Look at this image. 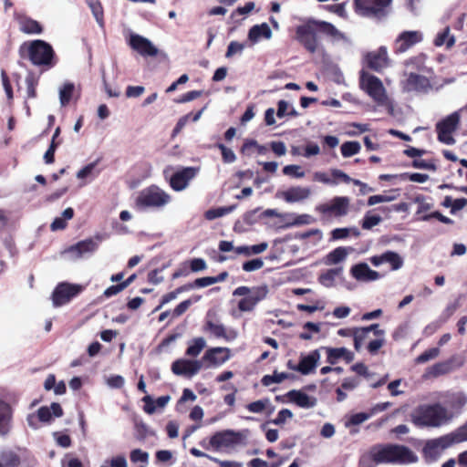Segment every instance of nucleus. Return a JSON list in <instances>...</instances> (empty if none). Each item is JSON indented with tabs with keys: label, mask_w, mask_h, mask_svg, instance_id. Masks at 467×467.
<instances>
[{
	"label": "nucleus",
	"mask_w": 467,
	"mask_h": 467,
	"mask_svg": "<svg viewBox=\"0 0 467 467\" xmlns=\"http://www.w3.org/2000/svg\"><path fill=\"white\" fill-rule=\"evenodd\" d=\"M418 461L408 447L399 444H376L362 453L358 467H376L379 464H409Z\"/></svg>",
	"instance_id": "1"
},
{
	"label": "nucleus",
	"mask_w": 467,
	"mask_h": 467,
	"mask_svg": "<svg viewBox=\"0 0 467 467\" xmlns=\"http://www.w3.org/2000/svg\"><path fill=\"white\" fill-rule=\"evenodd\" d=\"M452 419V414L441 404H423L411 413V420L418 427L437 428Z\"/></svg>",
	"instance_id": "2"
},
{
	"label": "nucleus",
	"mask_w": 467,
	"mask_h": 467,
	"mask_svg": "<svg viewBox=\"0 0 467 467\" xmlns=\"http://www.w3.org/2000/svg\"><path fill=\"white\" fill-rule=\"evenodd\" d=\"M171 202V196L157 185L140 190L134 199V208L139 212L161 210Z\"/></svg>",
	"instance_id": "3"
},
{
	"label": "nucleus",
	"mask_w": 467,
	"mask_h": 467,
	"mask_svg": "<svg viewBox=\"0 0 467 467\" xmlns=\"http://www.w3.org/2000/svg\"><path fill=\"white\" fill-rule=\"evenodd\" d=\"M247 431L223 430L213 434L209 441H202L201 445L216 451H226L245 443Z\"/></svg>",
	"instance_id": "4"
},
{
	"label": "nucleus",
	"mask_w": 467,
	"mask_h": 467,
	"mask_svg": "<svg viewBox=\"0 0 467 467\" xmlns=\"http://www.w3.org/2000/svg\"><path fill=\"white\" fill-rule=\"evenodd\" d=\"M359 87L379 106H390L391 103L387 90L379 78L362 70L359 77Z\"/></svg>",
	"instance_id": "5"
},
{
	"label": "nucleus",
	"mask_w": 467,
	"mask_h": 467,
	"mask_svg": "<svg viewBox=\"0 0 467 467\" xmlns=\"http://www.w3.org/2000/svg\"><path fill=\"white\" fill-rule=\"evenodd\" d=\"M319 32L318 20L309 18L296 28V39L310 53L317 52L320 47L317 34Z\"/></svg>",
	"instance_id": "6"
},
{
	"label": "nucleus",
	"mask_w": 467,
	"mask_h": 467,
	"mask_svg": "<svg viewBox=\"0 0 467 467\" xmlns=\"http://www.w3.org/2000/svg\"><path fill=\"white\" fill-rule=\"evenodd\" d=\"M30 61L36 66L53 67L57 64L55 51L50 44L44 40H33L28 45Z\"/></svg>",
	"instance_id": "7"
},
{
	"label": "nucleus",
	"mask_w": 467,
	"mask_h": 467,
	"mask_svg": "<svg viewBox=\"0 0 467 467\" xmlns=\"http://www.w3.org/2000/svg\"><path fill=\"white\" fill-rule=\"evenodd\" d=\"M461 119L460 111H454L436 124L438 140L446 145H453L456 140L452 133L457 130Z\"/></svg>",
	"instance_id": "8"
},
{
	"label": "nucleus",
	"mask_w": 467,
	"mask_h": 467,
	"mask_svg": "<svg viewBox=\"0 0 467 467\" xmlns=\"http://www.w3.org/2000/svg\"><path fill=\"white\" fill-rule=\"evenodd\" d=\"M63 415V410L59 403L53 402L49 407L43 406L39 408L36 413H31L26 417L28 426L33 430L40 428V422L48 424L54 418H59Z\"/></svg>",
	"instance_id": "9"
},
{
	"label": "nucleus",
	"mask_w": 467,
	"mask_h": 467,
	"mask_svg": "<svg viewBox=\"0 0 467 467\" xmlns=\"http://www.w3.org/2000/svg\"><path fill=\"white\" fill-rule=\"evenodd\" d=\"M354 3L360 15L380 18L388 14L392 0H355Z\"/></svg>",
	"instance_id": "10"
},
{
	"label": "nucleus",
	"mask_w": 467,
	"mask_h": 467,
	"mask_svg": "<svg viewBox=\"0 0 467 467\" xmlns=\"http://www.w3.org/2000/svg\"><path fill=\"white\" fill-rule=\"evenodd\" d=\"M199 172V168L185 167L174 172L170 180L169 184L175 192H182L185 190L192 180H193Z\"/></svg>",
	"instance_id": "11"
},
{
	"label": "nucleus",
	"mask_w": 467,
	"mask_h": 467,
	"mask_svg": "<svg viewBox=\"0 0 467 467\" xmlns=\"http://www.w3.org/2000/svg\"><path fill=\"white\" fill-rule=\"evenodd\" d=\"M204 332L214 338H222L226 342H232L238 337V331L233 327H226L222 323L207 319L203 327Z\"/></svg>",
	"instance_id": "12"
},
{
	"label": "nucleus",
	"mask_w": 467,
	"mask_h": 467,
	"mask_svg": "<svg viewBox=\"0 0 467 467\" xmlns=\"http://www.w3.org/2000/svg\"><path fill=\"white\" fill-rule=\"evenodd\" d=\"M312 217L308 214H297L295 213H281L271 225L277 229H287L295 226L309 224Z\"/></svg>",
	"instance_id": "13"
},
{
	"label": "nucleus",
	"mask_w": 467,
	"mask_h": 467,
	"mask_svg": "<svg viewBox=\"0 0 467 467\" xmlns=\"http://www.w3.org/2000/svg\"><path fill=\"white\" fill-rule=\"evenodd\" d=\"M451 446V443L447 435L430 440L423 448L424 458L428 462H434Z\"/></svg>",
	"instance_id": "14"
},
{
	"label": "nucleus",
	"mask_w": 467,
	"mask_h": 467,
	"mask_svg": "<svg viewBox=\"0 0 467 467\" xmlns=\"http://www.w3.org/2000/svg\"><path fill=\"white\" fill-rule=\"evenodd\" d=\"M350 199L346 196H337L329 202L317 206V210L324 214H333L335 216H344L348 213Z\"/></svg>",
	"instance_id": "15"
},
{
	"label": "nucleus",
	"mask_w": 467,
	"mask_h": 467,
	"mask_svg": "<svg viewBox=\"0 0 467 467\" xmlns=\"http://www.w3.org/2000/svg\"><path fill=\"white\" fill-rule=\"evenodd\" d=\"M128 44L143 57H155L159 54V49L150 39L138 34L130 33Z\"/></svg>",
	"instance_id": "16"
},
{
	"label": "nucleus",
	"mask_w": 467,
	"mask_h": 467,
	"mask_svg": "<svg viewBox=\"0 0 467 467\" xmlns=\"http://www.w3.org/2000/svg\"><path fill=\"white\" fill-rule=\"evenodd\" d=\"M81 291V286L68 283H61L57 285L53 294L52 301L55 306H60L67 304L72 297Z\"/></svg>",
	"instance_id": "17"
},
{
	"label": "nucleus",
	"mask_w": 467,
	"mask_h": 467,
	"mask_svg": "<svg viewBox=\"0 0 467 467\" xmlns=\"http://www.w3.org/2000/svg\"><path fill=\"white\" fill-rule=\"evenodd\" d=\"M202 368L201 360L179 358L171 364V371L178 376L192 378Z\"/></svg>",
	"instance_id": "18"
},
{
	"label": "nucleus",
	"mask_w": 467,
	"mask_h": 467,
	"mask_svg": "<svg viewBox=\"0 0 467 467\" xmlns=\"http://www.w3.org/2000/svg\"><path fill=\"white\" fill-rule=\"evenodd\" d=\"M99 247V243L94 239H86L70 246L65 251V254L70 260L79 259L87 254L94 253Z\"/></svg>",
	"instance_id": "19"
},
{
	"label": "nucleus",
	"mask_w": 467,
	"mask_h": 467,
	"mask_svg": "<svg viewBox=\"0 0 467 467\" xmlns=\"http://www.w3.org/2000/svg\"><path fill=\"white\" fill-rule=\"evenodd\" d=\"M268 294L266 285L254 286V291L248 296L243 297L238 303V309L242 312L253 311L256 305L264 300Z\"/></svg>",
	"instance_id": "20"
},
{
	"label": "nucleus",
	"mask_w": 467,
	"mask_h": 467,
	"mask_svg": "<svg viewBox=\"0 0 467 467\" xmlns=\"http://www.w3.org/2000/svg\"><path fill=\"white\" fill-rule=\"evenodd\" d=\"M231 358V349L228 348H211L204 353L202 363L207 362L208 367H220Z\"/></svg>",
	"instance_id": "21"
},
{
	"label": "nucleus",
	"mask_w": 467,
	"mask_h": 467,
	"mask_svg": "<svg viewBox=\"0 0 467 467\" xmlns=\"http://www.w3.org/2000/svg\"><path fill=\"white\" fill-rule=\"evenodd\" d=\"M349 273L358 282L368 283L379 280L380 274L371 269L367 263H358L351 266Z\"/></svg>",
	"instance_id": "22"
},
{
	"label": "nucleus",
	"mask_w": 467,
	"mask_h": 467,
	"mask_svg": "<svg viewBox=\"0 0 467 467\" xmlns=\"http://www.w3.org/2000/svg\"><path fill=\"white\" fill-rule=\"evenodd\" d=\"M423 35L420 31H404L395 40V49L399 53L406 52L414 45L421 42Z\"/></svg>",
	"instance_id": "23"
},
{
	"label": "nucleus",
	"mask_w": 467,
	"mask_h": 467,
	"mask_svg": "<svg viewBox=\"0 0 467 467\" xmlns=\"http://www.w3.org/2000/svg\"><path fill=\"white\" fill-rule=\"evenodd\" d=\"M370 263L378 267L383 264H389L392 271H397L403 266V258L396 252L387 251L381 254L373 255L369 258Z\"/></svg>",
	"instance_id": "24"
},
{
	"label": "nucleus",
	"mask_w": 467,
	"mask_h": 467,
	"mask_svg": "<svg viewBox=\"0 0 467 467\" xmlns=\"http://www.w3.org/2000/svg\"><path fill=\"white\" fill-rule=\"evenodd\" d=\"M403 88L407 91L425 92L431 88L429 79L418 74H410L402 82Z\"/></svg>",
	"instance_id": "25"
},
{
	"label": "nucleus",
	"mask_w": 467,
	"mask_h": 467,
	"mask_svg": "<svg viewBox=\"0 0 467 467\" xmlns=\"http://www.w3.org/2000/svg\"><path fill=\"white\" fill-rule=\"evenodd\" d=\"M367 62L370 68L379 71L389 64L388 53L386 47H380L377 51L371 52L367 56Z\"/></svg>",
	"instance_id": "26"
},
{
	"label": "nucleus",
	"mask_w": 467,
	"mask_h": 467,
	"mask_svg": "<svg viewBox=\"0 0 467 467\" xmlns=\"http://www.w3.org/2000/svg\"><path fill=\"white\" fill-rule=\"evenodd\" d=\"M281 195L286 202H298L309 198L311 190L308 187L295 186L283 192Z\"/></svg>",
	"instance_id": "27"
},
{
	"label": "nucleus",
	"mask_w": 467,
	"mask_h": 467,
	"mask_svg": "<svg viewBox=\"0 0 467 467\" xmlns=\"http://www.w3.org/2000/svg\"><path fill=\"white\" fill-rule=\"evenodd\" d=\"M289 400L303 409H311L317 405V399L301 390H290L287 393Z\"/></svg>",
	"instance_id": "28"
},
{
	"label": "nucleus",
	"mask_w": 467,
	"mask_h": 467,
	"mask_svg": "<svg viewBox=\"0 0 467 467\" xmlns=\"http://www.w3.org/2000/svg\"><path fill=\"white\" fill-rule=\"evenodd\" d=\"M320 359V354L318 350H314L306 356H302L300 362L297 364L296 368H298V372L303 375H307L311 373Z\"/></svg>",
	"instance_id": "29"
},
{
	"label": "nucleus",
	"mask_w": 467,
	"mask_h": 467,
	"mask_svg": "<svg viewBox=\"0 0 467 467\" xmlns=\"http://www.w3.org/2000/svg\"><path fill=\"white\" fill-rule=\"evenodd\" d=\"M272 37V30L268 24L262 23L253 26L248 32V40L252 44H256L262 39H270Z\"/></svg>",
	"instance_id": "30"
},
{
	"label": "nucleus",
	"mask_w": 467,
	"mask_h": 467,
	"mask_svg": "<svg viewBox=\"0 0 467 467\" xmlns=\"http://www.w3.org/2000/svg\"><path fill=\"white\" fill-rule=\"evenodd\" d=\"M12 409L8 403L0 400V435H6L11 429Z\"/></svg>",
	"instance_id": "31"
},
{
	"label": "nucleus",
	"mask_w": 467,
	"mask_h": 467,
	"mask_svg": "<svg viewBox=\"0 0 467 467\" xmlns=\"http://www.w3.org/2000/svg\"><path fill=\"white\" fill-rule=\"evenodd\" d=\"M327 361L330 364H335L338 359L342 358L348 363L354 359V354L346 348H327Z\"/></svg>",
	"instance_id": "32"
},
{
	"label": "nucleus",
	"mask_w": 467,
	"mask_h": 467,
	"mask_svg": "<svg viewBox=\"0 0 467 467\" xmlns=\"http://www.w3.org/2000/svg\"><path fill=\"white\" fill-rule=\"evenodd\" d=\"M353 251L351 247L340 246L330 253H328L325 258V264L327 265H334L344 262L348 255Z\"/></svg>",
	"instance_id": "33"
},
{
	"label": "nucleus",
	"mask_w": 467,
	"mask_h": 467,
	"mask_svg": "<svg viewBox=\"0 0 467 467\" xmlns=\"http://www.w3.org/2000/svg\"><path fill=\"white\" fill-rule=\"evenodd\" d=\"M379 327V324H372L368 327H355L354 328V347L356 350H359L362 344L368 339L370 332H375V330Z\"/></svg>",
	"instance_id": "34"
},
{
	"label": "nucleus",
	"mask_w": 467,
	"mask_h": 467,
	"mask_svg": "<svg viewBox=\"0 0 467 467\" xmlns=\"http://www.w3.org/2000/svg\"><path fill=\"white\" fill-rule=\"evenodd\" d=\"M319 32L331 38L333 42L347 41L346 36L332 24L318 20Z\"/></svg>",
	"instance_id": "35"
},
{
	"label": "nucleus",
	"mask_w": 467,
	"mask_h": 467,
	"mask_svg": "<svg viewBox=\"0 0 467 467\" xmlns=\"http://www.w3.org/2000/svg\"><path fill=\"white\" fill-rule=\"evenodd\" d=\"M77 93V88L72 82H65L58 88L59 102L62 107H65L74 98Z\"/></svg>",
	"instance_id": "36"
},
{
	"label": "nucleus",
	"mask_w": 467,
	"mask_h": 467,
	"mask_svg": "<svg viewBox=\"0 0 467 467\" xmlns=\"http://www.w3.org/2000/svg\"><path fill=\"white\" fill-rule=\"evenodd\" d=\"M400 196L399 189H392L389 192H385L382 194L372 195L368 199V205L373 206L381 202H390L398 199Z\"/></svg>",
	"instance_id": "37"
},
{
	"label": "nucleus",
	"mask_w": 467,
	"mask_h": 467,
	"mask_svg": "<svg viewBox=\"0 0 467 467\" xmlns=\"http://www.w3.org/2000/svg\"><path fill=\"white\" fill-rule=\"evenodd\" d=\"M448 404L456 413H460L467 404V395L462 391L453 392L448 396Z\"/></svg>",
	"instance_id": "38"
},
{
	"label": "nucleus",
	"mask_w": 467,
	"mask_h": 467,
	"mask_svg": "<svg viewBox=\"0 0 467 467\" xmlns=\"http://www.w3.org/2000/svg\"><path fill=\"white\" fill-rule=\"evenodd\" d=\"M19 28L26 34H40L43 30L37 21L29 17H21L19 19Z\"/></svg>",
	"instance_id": "39"
},
{
	"label": "nucleus",
	"mask_w": 467,
	"mask_h": 467,
	"mask_svg": "<svg viewBox=\"0 0 467 467\" xmlns=\"http://www.w3.org/2000/svg\"><path fill=\"white\" fill-rule=\"evenodd\" d=\"M413 202L417 204V215H425L429 214L431 211V209L434 206L433 202L431 198L425 197L423 195H418L413 199Z\"/></svg>",
	"instance_id": "40"
},
{
	"label": "nucleus",
	"mask_w": 467,
	"mask_h": 467,
	"mask_svg": "<svg viewBox=\"0 0 467 467\" xmlns=\"http://www.w3.org/2000/svg\"><path fill=\"white\" fill-rule=\"evenodd\" d=\"M455 44V37L451 34V29L449 26L445 27L441 32L438 33L435 39L434 45L436 47H441L442 45H446V47L449 49L453 47Z\"/></svg>",
	"instance_id": "41"
},
{
	"label": "nucleus",
	"mask_w": 467,
	"mask_h": 467,
	"mask_svg": "<svg viewBox=\"0 0 467 467\" xmlns=\"http://www.w3.org/2000/svg\"><path fill=\"white\" fill-rule=\"evenodd\" d=\"M74 216V210L72 208H67L62 213L60 217H57L54 219L52 223L50 224V229L52 231H59L63 230L67 227V222L71 220Z\"/></svg>",
	"instance_id": "42"
},
{
	"label": "nucleus",
	"mask_w": 467,
	"mask_h": 467,
	"mask_svg": "<svg viewBox=\"0 0 467 467\" xmlns=\"http://www.w3.org/2000/svg\"><path fill=\"white\" fill-rule=\"evenodd\" d=\"M206 347V340L203 337H195L189 342L186 355L192 358L198 357Z\"/></svg>",
	"instance_id": "43"
},
{
	"label": "nucleus",
	"mask_w": 467,
	"mask_h": 467,
	"mask_svg": "<svg viewBox=\"0 0 467 467\" xmlns=\"http://www.w3.org/2000/svg\"><path fill=\"white\" fill-rule=\"evenodd\" d=\"M342 266L328 269L319 276V281L323 285L327 287H331L334 285L336 278L342 274Z\"/></svg>",
	"instance_id": "44"
},
{
	"label": "nucleus",
	"mask_w": 467,
	"mask_h": 467,
	"mask_svg": "<svg viewBox=\"0 0 467 467\" xmlns=\"http://www.w3.org/2000/svg\"><path fill=\"white\" fill-rule=\"evenodd\" d=\"M192 288H193V285H182V286L176 288L175 290L164 295L161 297V302L160 306H158L155 308V311L160 310L164 305L170 303L172 300H175L181 293L188 291Z\"/></svg>",
	"instance_id": "45"
},
{
	"label": "nucleus",
	"mask_w": 467,
	"mask_h": 467,
	"mask_svg": "<svg viewBox=\"0 0 467 467\" xmlns=\"http://www.w3.org/2000/svg\"><path fill=\"white\" fill-rule=\"evenodd\" d=\"M374 335L376 336V338L371 340L368 345V350L371 354L377 353L378 350L385 344V331L383 329L378 327V329L375 330Z\"/></svg>",
	"instance_id": "46"
},
{
	"label": "nucleus",
	"mask_w": 467,
	"mask_h": 467,
	"mask_svg": "<svg viewBox=\"0 0 467 467\" xmlns=\"http://www.w3.org/2000/svg\"><path fill=\"white\" fill-rule=\"evenodd\" d=\"M19 463L16 454L10 450H4L0 454V464L3 467H15Z\"/></svg>",
	"instance_id": "47"
},
{
	"label": "nucleus",
	"mask_w": 467,
	"mask_h": 467,
	"mask_svg": "<svg viewBox=\"0 0 467 467\" xmlns=\"http://www.w3.org/2000/svg\"><path fill=\"white\" fill-rule=\"evenodd\" d=\"M96 167L97 161L88 163L77 172V178L80 180L94 179L99 173V171H96Z\"/></svg>",
	"instance_id": "48"
},
{
	"label": "nucleus",
	"mask_w": 467,
	"mask_h": 467,
	"mask_svg": "<svg viewBox=\"0 0 467 467\" xmlns=\"http://www.w3.org/2000/svg\"><path fill=\"white\" fill-rule=\"evenodd\" d=\"M234 209V206H228V207H218L214 209H210L205 212L204 217L209 220L213 221L216 218L223 217L230 213H232Z\"/></svg>",
	"instance_id": "49"
},
{
	"label": "nucleus",
	"mask_w": 467,
	"mask_h": 467,
	"mask_svg": "<svg viewBox=\"0 0 467 467\" xmlns=\"http://www.w3.org/2000/svg\"><path fill=\"white\" fill-rule=\"evenodd\" d=\"M361 150V145L358 141H347L341 145V154L345 158L358 154Z\"/></svg>",
	"instance_id": "50"
},
{
	"label": "nucleus",
	"mask_w": 467,
	"mask_h": 467,
	"mask_svg": "<svg viewBox=\"0 0 467 467\" xmlns=\"http://www.w3.org/2000/svg\"><path fill=\"white\" fill-rule=\"evenodd\" d=\"M451 445L467 441V423L458 428L455 431L446 434Z\"/></svg>",
	"instance_id": "51"
},
{
	"label": "nucleus",
	"mask_w": 467,
	"mask_h": 467,
	"mask_svg": "<svg viewBox=\"0 0 467 467\" xmlns=\"http://www.w3.org/2000/svg\"><path fill=\"white\" fill-rule=\"evenodd\" d=\"M88 6L100 27L104 26L103 9L99 0H88Z\"/></svg>",
	"instance_id": "52"
},
{
	"label": "nucleus",
	"mask_w": 467,
	"mask_h": 467,
	"mask_svg": "<svg viewBox=\"0 0 467 467\" xmlns=\"http://www.w3.org/2000/svg\"><path fill=\"white\" fill-rule=\"evenodd\" d=\"M382 221V218L378 214H372L370 212L365 213L361 225L365 230H370L374 226L379 224Z\"/></svg>",
	"instance_id": "53"
},
{
	"label": "nucleus",
	"mask_w": 467,
	"mask_h": 467,
	"mask_svg": "<svg viewBox=\"0 0 467 467\" xmlns=\"http://www.w3.org/2000/svg\"><path fill=\"white\" fill-rule=\"evenodd\" d=\"M276 115L278 118H284L285 116H297V112L290 103L285 100H280Z\"/></svg>",
	"instance_id": "54"
},
{
	"label": "nucleus",
	"mask_w": 467,
	"mask_h": 467,
	"mask_svg": "<svg viewBox=\"0 0 467 467\" xmlns=\"http://www.w3.org/2000/svg\"><path fill=\"white\" fill-rule=\"evenodd\" d=\"M288 378V374L285 372H274L273 375H265L262 379V383L265 386H270L274 383H281Z\"/></svg>",
	"instance_id": "55"
},
{
	"label": "nucleus",
	"mask_w": 467,
	"mask_h": 467,
	"mask_svg": "<svg viewBox=\"0 0 467 467\" xmlns=\"http://www.w3.org/2000/svg\"><path fill=\"white\" fill-rule=\"evenodd\" d=\"M373 416V412H359L351 415L348 420L346 421V427H349L351 425H359Z\"/></svg>",
	"instance_id": "56"
},
{
	"label": "nucleus",
	"mask_w": 467,
	"mask_h": 467,
	"mask_svg": "<svg viewBox=\"0 0 467 467\" xmlns=\"http://www.w3.org/2000/svg\"><path fill=\"white\" fill-rule=\"evenodd\" d=\"M269 404L270 400L268 399H265L251 402L246 406V408L250 412L261 413L265 410V408Z\"/></svg>",
	"instance_id": "57"
},
{
	"label": "nucleus",
	"mask_w": 467,
	"mask_h": 467,
	"mask_svg": "<svg viewBox=\"0 0 467 467\" xmlns=\"http://www.w3.org/2000/svg\"><path fill=\"white\" fill-rule=\"evenodd\" d=\"M293 416V412L290 410L283 409L277 413L276 417L271 420V423L275 425H283L288 420L292 419Z\"/></svg>",
	"instance_id": "58"
},
{
	"label": "nucleus",
	"mask_w": 467,
	"mask_h": 467,
	"mask_svg": "<svg viewBox=\"0 0 467 467\" xmlns=\"http://www.w3.org/2000/svg\"><path fill=\"white\" fill-rule=\"evenodd\" d=\"M283 173L295 178H303L305 176V172L301 170V167L295 164L285 166L283 168Z\"/></svg>",
	"instance_id": "59"
},
{
	"label": "nucleus",
	"mask_w": 467,
	"mask_h": 467,
	"mask_svg": "<svg viewBox=\"0 0 467 467\" xmlns=\"http://www.w3.org/2000/svg\"><path fill=\"white\" fill-rule=\"evenodd\" d=\"M440 354V349L437 348H430L417 357V363H425L431 359L437 358Z\"/></svg>",
	"instance_id": "60"
},
{
	"label": "nucleus",
	"mask_w": 467,
	"mask_h": 467,
	"mask_svg": "<svg viewBox=\"0 0 467 467\" xmlns=\"http://www.w3.org/2000/svg\"><path fill=\"white\" fill-rule=\"evenodd\" d=\"M264 266V261L261 258L249 260L243 264V270L245 272H253L261 269Z\"/></svg>",
	"instance_id": "61"
},
{
	"label": "nucleus",
	"mask_w": 467,
	"mask_h": 467,
	"mask_svg": "<svg viewBox=\"0 0 467 467\" xmlns=\"http://www.w3.org/2000/svg\"><path fill=\"white\" fill-rule=\"evenodd\" d=\"M412 166L416 169H423L428 171H436L437 167L433 161L423 159H416L412 162Z\"/></svg>",
	"instance_id": "62"
},
{
	"label": "nucleus",
	"mask_w": 467,
	"mask_h": 467,
	"mask_svg": "<svg viewBox=\"0 0 467 467\" xmlns=\"http://www.w3.org/2000/svg\"><path fill=\"white\" fill-rule=\"evenodd\" d=\"M130 460L132 462H148L149 453L140 449H135L130 452Z\"/></svg>",
	"instance_id": "63"
},
{
	"label": "nucleus",
	"mask_w": 467,
	"mask_h": 467,
	"mask_svg": "<svg viewBox=\"0 0 467 467\" xmlns=\"http://www.w3.org/2000/svg\"><path fill=\"white\" fill-rule=\"evenodd\" d=\"M218 148L221 150L223 160L226 163H233L236 160L235 153L223 144H218Z\"/></svg>",
	"instance_id": "64"
}]
</instances>
